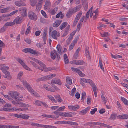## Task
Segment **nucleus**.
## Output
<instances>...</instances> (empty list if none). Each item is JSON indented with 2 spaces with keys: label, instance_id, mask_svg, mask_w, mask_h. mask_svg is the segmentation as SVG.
I'll return each mask as SVG.
<instances>
[{
  "label": "nucleus",
  "instance_id": "obj_1",
  "mask_svg": "<svg viewBox=\"0 0 128 128\" xmlns=\"http://www.w3.org/2000/svg\"><path fill=\"white\" fill-rule=\"evenodd\" d=\"M23 83V84L25 87H26L28 90L31 93H33L34 92V90L32 88L30 85L26 80H21Z\"/></svg>",
  "mask_w": 128,
  "mask_h": 128
},
{
  "label": "nucleus",
  "instance_id": "obj_2",
  "mask_svg": "<svg viewBox=\"0 0 128 128\" xmlns=\"http://www.w3.org/2000/svg\"><path fill=\"white\" fill-rule=\"evenodd\" d=\"M28 16L30 19L34 20H36L37 17L36 14L32 11H30L28 14Z\"/></svg>",
  "mask_w": 128,
  "mask_h": 128
},
{
  "label": "nucleus",
  "instance_id": "obj_3",
  "mask_svg": "<svg viewBox=\"0 0 128 128\" xmlns=\"http://www.w3.org/2000/svg\"><path fill=\"white\" fill-rule=\"evenodd\" d=\"M22 51L25 52H30L32 54H38V52L35 50L30 48H27L24 49Z\"/></svg>",
  "mask_w": 128,
  "mask_h": 128
},
{
  "label": "nucleus",
  "instance_id": "obj_4",
  "mask_svg": "<svg viewBox=\"0 0 128 128\" xmlns=\"http://www.w3.org/2000/svg\"><path fill=\"white\" fill-rule=\"evenodd\" d=\"M38 69L42 71L46 72L50 71L54 69V68H53L51 67H49L46 68V65L44 64L41 67H38Z\"/></svg>",
  "mask_w": 128,
  "mask_h": 128
},
{
  "label": "nucleus",
  "instance_id": "obj_5",
  "mask_svg": "<svg viewBox=\"0 0 128 128\" xmlns=\"http://www.w3.org/2000/svg\"><path fill=\"white\" fill-rule=\"evenodd\" d=\"M70 62L72 64L81 65L84 64L85 62L82 60H74Z\"/></svg>",
  "mask_w": 128,
  "mask_h": 128
},
{
  "label": "nucleus",
  "instance_id": "obj_6",
  "mask_svg": "<svg viewBox=\"0 0 128 128\" xmlns=\"http://www.w3.org/2000/svg\"><path fill=\"white\" fill-rule=\"evenodd\" d=\"M17 60L18 61L22 66L25 69L29 71L31 70V69L26 65L25 64L20 58H18Z\"/></svg>",
  "mask_w": 128,
  "mask_h": 128
},
{
  "label": "nucleus",
  "instance_id": "obj_7",
  "mask_svg": "<svg viewBox=\"0 0 128 128\" xmlns=\"http://www.w3.org/2000/svg\"><path fill=\"white\" fill-rule=\"evenodd\" d=\"M20 13L22 16L25 17L26 16L27 9L26 8H19Z\"/></svg>",
  "mask_w": 128,
  "mask_h": 128
},
{
  "label": "nucleus",
  "instance_id": "obj_8",
  "mask_svg": "<svg viewBox=\"0 0 128 128\" xmlns=\"http://www.w3.org/2000/svg\"><path fill=\"white\" fill-rule=\"evenodd\" d=\"M71 69L72 71L77 72L78 74L81 77H84L85 76L84 74L82 73V72L80 70L77 68L72 67Z\"/></svg>",
  "mask_w": 128,
  "mask_h": 128
},
{
  "label": "nucleus",
  "instance_id": "obj_9",
  "mask_svg": "<svg viewBox=\"0 0 128 128\" xmlns=\"http://www.w3.org/2000/svg\"><path fill=\"white\" fill-rule=\"evenodd\" d=\"M8 94L14 98H15V96H18L19 94L16 91H12L9 92Z\"/></svg>",
  "mask_w": 128,
  "mask_h": 128
},
{
  "label": "nucleus",
  "instance_id": "obj_10",
  "mask_svg": "<svg viewBox=\"0 0 128 128\" xmlns=\"http://www.w3.org/2000/svg\"><path fill=\"white\" fill-rule=\"evenodd\" d=\"M22 16H18L14 20L13 22L16 23V24H18L21 23L22 21Z\"/></svg>",
  "mask_w": 128,
  "mask_h": 128
},
{
  "label": "nucleus",
  "instance_id": "obj_11",
  "mask_svg": "<svg viewBox=\"0 0 128 128\" xmlns=\"http://www.w3.org/2000/svg\"><path fill=\"white\" fill-rule=\"evenodd\" d=\"M60 36V33H58L56 30L53 31L52 33V36L54 39H57V36L59 37Z\"/></svg>",
  "mask_w": 128,
  "mask_h": 128
},
{
  "label": "nucleus",
  "instance_id": "obj_12",
  "mask_svg": "<svg viewBox=\"0 0 128 128\" xmlns=\"http://www.w3.org/2000/svg\"><path fill=\"white\" fill-rule=\"evenodd\" d=\"M17 106H18L26 107H30L31 106L29 105L26 104L22 102H18Z\"/></svg>",
  "mask_w": 128,
  "mask_h": 128
},
{
  "label": "nucleus",
  "instance_id": "obj_13",
  "mask_svg": "<svg viewBox=\"0 0 128 128\" xmlns=\"http://www.w3.org/2000/svg\"><path fill=\"white\" fill-rule=\"evenodd\" d=\"M5 66V64H3L2 66H3V67L1 68L0 69L4 73L6 74V73L8 72L7 70H8L9 68L8 66Z\"/></svg>",
  "mask_w": 128,
  "mask_h": 128
},
{
  "label": "nucleus",
  "instance_id": "obj_14",
  "mask_svg": "<svg viewBox=\"0 0 128 128\" xmlns=\"http://www.w3.org/2000/svg\"><path fill=\"white\" fill-rule=\"evenodd\" d=\"M11 9V8L10 6H8L5 8L0 10V12L2 13L8 12L10 11Z\"/></svg>",
  "mask_w": 128,
  "mask_h": 128
},
{
  "label": "nucleus",
  "instance_id": "obj_15",
  "mask_svg": "<svg viewBox=\"0 0 128 128\" xmlns=\"http://www.w3.org/2000/svg\"><path fill=\"white\" fill-rule=\"evenodd\" d=\"M117 117L120 119H125L128 118V115L127 114L120 115L117 116Z\"/></svg>",
  "mask_w": 128,
  "mask_h": 128
},
{
  "label": "nucleus",
  "instance_id": "obj_16",
  "mask_svg": "<svg viewBox=\"0 0 128 128\" xmlns=\"http://www.w3.org/2000/svg\"><path fill=\"white\" fill-rule=\"evenodd\" d=\"M80 81L81 80L84 82L87 83H89L90 84V83H92L93 82L92 80L90 79H86L84 78H80Z\"/></svg>",
  "mask_w": 128,
  "mask_h": 128
},
{
  "label": "nucleus",
  "instance_id": "obj_17",
  "mask_svg": "<svg viewBox=\"0 0 128 128\" xmlns=\"http://www.w3.org/2000/svg\"><path fill=\"white\" fill-rule=\"evenodd\" d=\"M68 108L70 109H72L73 110L76 111L80 108V106L78 105H77L76 106H68Z\"/></svg>",
  "mask_w": 128,
  "mask_h": 128
},
{
  "label": "nucleus",
  "instance_id": "obj_18",
  "mask_svg": "<svg viewBox=\"0 0 128 128\" xmlns=\"http://www.w3.org/2000/svg\"><path fill=\"white\" fill-rule=\"evenodd\" d=\"M62 22L61 20H56L55 22L53 24V26L54 27H57L60 25Z\"/></svg>",
  "mask_w": 128,
  "mask_h": 128
},
{
  "label": "nucleus",
  "instance_id": "obj_19",
  "mask_svg": "<svg viewBox=\"0 0 128 128\" xmlns=\"http://www.w3.org/2000/svg\"><path fill=\"white\" fill-rule=\"evenodd\" d=\"M50 5V1L49 0H47L46 2V3L44 6V8L45 9H47Z\"/></svg>",
  "mask_w": 128,
  "mask_h": 128
},
{
  "label": "nucleus",
  "instance_id": "obj_20",
  "mask_svg": "<svg viewBox=\"0 0 128 128\" xmlns=\"http://www.w3.org/2000/svg\"><path fill=\"white\" fill-rule=\"evenodd\" d=\"M80 50V47H79L76 50L75 53L74 54V58L75 59L77 58L78 56V54Z\"/></svg>",
  "mask_w": 128,
  "mask_h": 128
},
{
  "label": "nucleus",
  "instance_id": "obj_21",
  "mask_svg": "<svg viewBox=\"0 0 128 128\" xmlns=\"http://www.w3.org/2000/svg\"><path fill=\"white\" fill-rule=\"evenodd\" d=\"M90 85L92 88V89L94 92H96L98 90L97 87L93 82H92V83H90Z\"/></svg>",
  "mask_w": 128,
  "mask_h": 128
},
{
  "label": "nucleus",
  "instance_id": "obj_22",
  "mask_svg": "<svg viewBox=\"0 0 128 128\" xmlns=\"http://www.w3.org/2000/svg\"><path fill=\"white\" fill-rule=\"evenodd\" d=\"M64 59L66 64H68L69 62V60L68 56L66 54H65L64 56Z\"/></svg>",
  "mask_w": 128,
  "mask_h": 128
},
{
  "label": "nucleus",
  "instance_id": "obj_23",
  "mask_svg": "<svg viewBox=\"0 0 128 128\" xmlns=\"http://www.w3.org/2000/svg\"><path fill=\"white\" fill-rule=\"evenodd\" d=\"M90 109V108L87 107L83 110L80 111V112L79 114H86Z\"/></svg>",
  "mask_w": 128,
  "mask_h": 128
},
{
  "label": "nucleus",
  "instance_id": "obj_24",
  "mask_svg": "<svg viewBox=\"0 0 128 128\" xmlns=\"http://www.w3.org/2000/svg\"><path fill=\"white\" fill-rule=\"evenodd\" d=\"M82 11H80L79 12H78L75 19L76 20L78 21L80 16L82 15Z\"/></svg>",
  "mask_w": 128,
  "mask_h": 128
},
{
  "label": "nucleus",
  "instance_id": "obj_25",
  "mask_svg": "<svg viewBox=\"0 0 128 128\" xmlns=\"http://www.w3.org/2000/svg\"><path fill=\"white\" fill-rule=\"evenodd\" d=\"M15 24V22H6L4 24L6 27L8 26H10L14 25Z\"/></svg>",
  "mask_w": 128,
  "mask_h": 128
},
{
  "label": "nucleus",
  "instance_id": "obj_26",
  "mask_svg": "<svg viewBox=\"0 0 128 128\" xmlns=\"http://www.w3.org/2000/svg\"><path fill=\"white\" fill-rule=\"evenodd\" d=\"M56 48L58 52L60 54H62V53L61 51L62 48L60 44H58L56 47Z\"/></svg>",
  "mask_w": 128,
  "mask_h": 128
},
{
  "label": "nucleus",
  "instance_id": "obj_27",
  "mask_svg": "<svg viewBox=\"0 0 128 128\" xmlns=\"http://www.w3.org/2000/svg\"><path fill=\"white\" fill-rule=\"evenodd\" d=\"M33 103L37 106H41L42 104V102L39 100H36L34 101Z\"/></svg>",
  "mask_w": 128,
  "mask_h": 128
},
{
  "label": "nucleus",
  "instance_id": "obj_28",
  "mask_svg": "<svg viewBox=\"0 0 128 128\" xmlns=\"http://www.w3.org/2000/svg\"><path fill=\"white\" fill-rule=\"evenodd\" d=\"M76 31L74 30L70 34L69 38H68V40H71L73 38V36L76 33Z\"/></svg>",
  "mask_w": 128,
  "mask_h": 128
},
{
  "label": "nucleus",
  "instance_id": "obj_29",
  "mask_svg": "<svg viewBox=\"0 0 128 128\" xmlns=\"http://www.w3.org/2000/svg\"><path fill=\"white\" fill-rule=\"evenodd\" d=\"M32 60L35 62H36L40 66V67H41L43 63L41 61L38 60L36 59L35 58H33Z\"/></svg>",
  "mask_w": 128,
  "mask_h": 128
},
{
  "label": "nucleus",
  "instance_id": "obj_30",
  "mask_svg": "<svg viewBox=\"0 0 128 128\" xmlns=\"http://www.w3.org/2000/svg\"><path fill=\"white\" fill-rule=\"evenodd\" d=\"M68 23L66 22H64L61 24L60 26V28L62 30L67 25Z\"/></svg>",
  "mask_w": 128,
  "mask_h": 128
},
{
  "label": "nucleus",
  "instance_id": "obj_31",
  "mask_svg": "<svg viewBox=\"0 0 128 128\" xmlns=\"http://www.w3.org/2000/svg\"><path fill=\"white\" fill-rule=\"evenodd\" d=\"M54 97L55 99H56L58 102H61L62 101V100L61 99V98L60 95L58 94L54 96Z\"/></svg>",
  "mask_w": 128,
  "mask_h": 128
},
{
  "label": "nucleus",
  "instance_id": "obj_32",
  "mask_svg": "<svg viewBox=\"0 0 128 128\" xmlns=\"http://www.w3.org/2000/svg\"><path fill=\"white\" fill-rule=\"evenodd\" d=\"M82 7V5L80 4L74 8L73 9H74V12H78L80 9Z\"/></svg>",
  "mask_w": 128,
  "mask_h": 128
},
{
  "label": "nucleus",
  "instance_id": "obj_33",
  "mask_svg": "<svg viewBox=\"0 0 128 128\" xmlns=\"http://www.w3.org/2000/svg\"><path fill=\"white\" fill-rule=\"evenodd\" d=\"M60 17L61 18H62L64 17L63 14H62V12H60L56 16V18H58Z\"/></svg>",
  "mask_w": 128,
  "mask_h": 128
},
{
  "label": "nucleus",
  "instance_id": "obj_34",
  "mask_svg": "<svg viewBox=\"0 0 128 128\" xmlns=\"http://www.w3.org/2000/svg\"><path fill=\"white\" fill-rule=\"evenodd\" d=\"M48 97L53 103H57V101L55 100L54 97L51 96H48Z\"/></svg>",
  "mask_w": 128,
  "mask_h": 128
},
{
  "label": "nucleus",
  "instance_id": "obj_35",
  "mask_svg": "<svg viewBox=\"0 0 128 128\" xmlns=\"http://www.w3.org/2000/svg\"><path fill=\"white\" fill-rule=\"evenodd\" d=\"M66 81L67 84L70 85L72 84V80L70 77H66Z\"/></svg>",
  "mask_w": 128,
  "mask_h": 128
},
{
  "label": "nucleus",
  "instance_id": "obj_36",
  "mask_svg": "<svg viewBox=\"0 0 128 128\" xmlns=\"http://www.w3.org/2000/svg\"><path fill=\"white\" fill-rule=\"evenodd\" d=\"M58 8V7H56L54 9L52 10L50 12L51 14L52 15H54L55 13L57 11Z\"/></svg>",
  "mask_w": 128,
  "mask_h": 128
},
{
  "label": "nucleus",
  "instance_id": "obj_37",
  "mask_svg": "<svg viewBox=\"0 0 128 128\" xmlns=\"http://www.w3.org/2000/svg\"><path fill=\"white\" fill-rule=\"evenodd\" d=\"M121 98L124 103L125 104L128 106V101L123 97L121 96Z\"/></svg>",
  "mask_w": 128,
  "mask_h": 128
},
{
  "label": "nucleus",
  "instance_id": "obj_38",
  "mask_svg": "<svg viewBox=\"0 0 128 128\" xmlns=\"http://www.w3.org/2000/svg\"><path fill=\"white\" fill-rule=\"evenodd\" d=\"M68 121H57L55 123V124H68Z\"/></svg>",
  "mask_w": 128,
  "mask_h": 128
},
{
  "label": "nucleus",
  "instance_id": "obj_39",
  "mask_svg": "<svg viewBox=\"0 0 128 128\" xmlns=\"http://www.w3.org/2000/svg\"><path fill=\"white\" fill-rule=\"evenodd\" d=\"M99 60L100 67V68H101L102 70V71L104 72V69L102 64V60L101 58H99Z\"/></svg>",
  "mask_w": 128,
  "mask_h": 128
},
{
  "label": "nucleus",
  "instance_id": "obj_40",
  "mask_svg": "<svg viewBox=\"0 0 128 128\" xmlns=\"http://www.w3.org/2000/svg\"><path fill=\"white\" fill-rule=\"evenodd\" d=\"M30 4L32 6H34L37 2V0H30Z\"/></svg>",
  "mask_w": 128,
  "mask_h": 128
},
{
  "label": "nucleus",
  "instance_id": "obj_41",
  "mask_svg": "<svg viewBox=\"0 0 128 128\" xmlns=\"http://www.w3.org/2000/svg\"><path fill=\"white\" fill-rule=\"evenodd\" d=\"M117 115L114 113L112 114L110 117V119L111 120H114L116 118Z\"/></svg>",
  "mask_w": 128,
  "mask_h": 128
},
{
  "label": "nucleus",
  "instance_id": "obj_42",
  "mask_svg": "<svg viewBox=\"0 0 128 128\" xmlns=\"http://www.w3.org/2000/svg\"><path fill=\"white\" fill-rule=\"evenodd\" d=\"M8 28V27L4 25V26L2 27L0 30V32H3L6 31V29Z\"/></svg>",
  "mask_w": 128,
  "mask_h": 128
},
{
  "label": "nucleus",
  "instance_id": "obj_43",
  "mask_svg": "<svg viewBox=\"0 0 128 128\" xmlns=\"http://www.w3.org/2000/svg\"><path fill=\"white\" fill-rule=\"evenodd\" d=\"M111 55L112 58L115 59H117L118 58H121L122 57L121 56L118 55L116 54L114 55L112 54Z\"/></svg>",
  "mask_w": 128,
  "mask_h": 128
},
{
  "label": "nucleus",
  "instance_id": "obj_44",
  "mask_svg": "<svg viewBox=\"0 0 128 128\" xmlns=\"http://www.w3.org/2000/svg\"><path fill=\"white\" fill-rule=\"evenodd\" d=\"M101 98L104 102V104H105L107 102V98H106L104 96L103 94H102L101 96Z\"/></svg>",
  "mask_w": 128,
  "mask_h": 128
},
{
  "label": "nucleus",
  "instance_id": "obj_45",
  "mask_svg": "<svg viewBox=\"0 0 128 128\" xmlns=\"http://www.w3.org/2000/svg\"><path fill=\"white\" fill-rule=\"evenodd\" d=\"M15 4L17 6H25V4H21L20 3L19 1H16L15 2Z\"/></svg>",
  "mask_w": 128,
  "mask_h": 128
},
{
  "label": "nucleus",
  "instance_id": "obj_46",
  "mask_svg": "<svg viewBox=\"0 0 128 128\" xmlns=\"http://www.w3.org/2000/svg\"><path fill=\"white\" fill-rule=\"evenodd\" d=\"M86 93L84 92H82L81 100L82 102L84 101V99L86 98Z\"/></svg>",
  "mask_w": 128,
  "mask_h": 128
},
{
  "label": "nucleus",
  "instance_id": "obj_47",
  "mask_svg": "<svg viewBox=\"0 0 128 128\" xmlns=\"http://www.w3.org/2000/svg\"><path fill=\"white\" fill-rule=\"evenodd\" d=\"M68 124L76 126H78V124L77 122L71 121H68Z\"/></svg>",
  "mask_w": 128,
  "mask_h": 128
},
{
  "label": "nucleus",
  "instance_id": "obj_48",
  "mask_svg": "<svg viewBox=\"0 0 128 128\" xmlns=\"http://www.w3.org/2000/svg\"><path fill=\"white\" fill-rule=\"evenodd\" d=\"M55 54L53 52H50V56L51 58L53 60H54L56 58V56Z\"/></svg>",
  "mask_w": 128,
  "mask_h": 128
},
{
  "label": "nucleus",
  "instance_id": "obj_49",
  "mask_svg": "<svg viewBox=\"0 0 128 128\" xmlns=\"http://www.w3.org/2000/svg\"><path fill=\"white\" fill-rule=\"evenodd\" d=\"M40 78L41 81L46 80L49 79L48 76Z\"/></svg>",
  "mask_w": 128,
  "mask_h": 128
},
{
  "label": "nucleus",
  "instance_id": "obj_50",
  "mask_svg": "<svg viewBox=\"0 0 128 128\" xmlns=\"http://www.w3.org/2000/svg\"><path fill=\"white\" fill-rule=\"evenodd\" d=\"M12 109L11 108H3L1 109H0V111H7L11 110Z\"/></svg>",
  "mask_w": 128,
  "mask_h": 128
},
{
  "label": "nucleus",
  "instance_id": "obj_51",
  "mask_svg": "<svg viewBox=\"0 0 128 128\" xmlns=\"http://www.w3.org/2000/svg\"><path fill=\"white\" fill-rule=\"evenodd\" d=\"M29 116L27 115L26 114H22L21 118H22L24 119H28Z\"/></svg>",
  "mask_w": 128,
  "mask_h": 128
},
{
  "label": "nucleus",
  "instance_id": "obj_52",
  "mask_svg": "<svg viewBox=\"0 0 128 128\" xmlns=\"http://www.w3.org/2000/svg\"><path fill=\"white\" fill-rule=\"evenodd\" d=\"M101 36L102 37H104L106 36H109V34L108 32H104L103 34H100Z\"/></svg>",
  "mask_w": 128,
  "mask_h": 128
},
{
  "label": "nucleus",
  "instance_id": "obj_53",
  "mask_svg": "<svg viewBox=\"0 0 128 128\" xmlns=\"http://www.w3.org/2000/svg\"><path fill=\"white\" fill-rule=\"evenodd\" d=\"M31 125L32 126H37L41 127V124L35 123H32L31 124Z\"/></svg>",
  "mask_w": 128,
  "mask_h": 128
},
{
  "label": "nucleus",
  "instance_id": "obj_54",
  "mask_svg": "<svg viewBox=\"0 0 128 128\" xmlns=\"http://www.w3.org/2000/svg\"><path fill=\"white\" fill-rule=\"evenodd\" d=\"M36 46L38 48H40L41 49H43L44 47L42 44L40 43H38L36 44Z\"/></svg>",
  "mask_w": 128,
  "mask_h": 128
},
{
  "label": "nucleus",
  "instance_id": "obj_55",
  "mask_svg": "<svg viewBox=\"0 0 128 128\" xmlns=\"http://www.w3.org/2000/svg\"><path fill=\"white\" fill-rule=\"evenodd\" d=\"M64 116L67 117H71L72 116V115L66 112H64Z\"/></svg>",
  "mask_w": 128,
  "mask_h": 128
},
{
  "label": "nucleus",
  "instance_id": "obj_56",
  "mask_svg": "<svg viewBox=\"0 0 128 128\" xmlns=\"http://www.w3.org/2000/svg\"><path fill=\"white\" fill-rule=\"evenodd\" d=\"M66 107L64 106L60 107L59 108L57 109V111H63L65 109Z\"/></svg>",
  "mask_w": 128,
  "mask_h": 128
},
{
  "label": "nucleus",
  "instance_id": "obj_57",
  "mask_svg": "<svg viewBox=\"0 0 128 128\" xmlns=\"http://www.w3.org/2000/svg\"><path fill=\"white\" fill-rule=\"evenodd\" d=\"M57 79L56 78H54L51 81V84H52V85H53L54 84H56V82L57 81Z\"/></svg>",
  "mask_w": 128,
  "mask_h": 128
},
{
  "label": "nucleus",
  "instance_id": "obj_58",
  "mask_svg": "<svg viewBox=\"0 0 128 128\" xmlns=\"http://www.w3.org/2000/svg\"><path fill=\"white\" fill-rule=\"evenodd\" d=\"M42 116L46 117V118H53V116H52V115H46V114H43L42 115Z\"/></svg>",
  "mask_w": 128,
  "mask_h": 128
},
{
  "label": "nucleus",
  "instance_id": "obj_59",
  "mask_svg": "<svg viewBox=\"0 0 128 128\" xmlns=\"http://www.w3.org/2000/svg\"><path fill=\"white\" fill-rule=\"evenodd\" d=\"M82 26V24H80L79 23H78L77 27V28L76 30L78 32H79L80 30V28Z\"/></svg>",
  "mask_w": 128,
  "mask_h": 128
},
{
  "label": "nucleus",
  "instance_id": "obj_60",
  "mask_svg": "<svg viewBox=\"0 0 128 128\" xmlns=\"http://www.w3.org/2000/svg\"><path fill=\"white\" fill-rule=\"evenodd\" d=\"M41 12L43 16L45 18H47V15L45 13V12L43 10H41Z\"/></svg>",
  "mask_w": 128,
  "mask_h": 128
},
{
  "label": "nucleus",
  "instance_id": "obj_61",
  "mask_svg": "<svg viewBox=\"0 0 128 128\" xmlns=\"http://www.w3.org/2000/svg\"><path fill=\"white\" fill-rule=\"evenodd\" d=\"M6 74H5V75H6V76L7 77V78L8 79H10L11 78V76H10V75L9 73V72H7V73H6Z\"/></svg>",
  "mask_w": 128,
  "mask_h": 128
},
{
  "label": "nucleus",
  "instance_id": "obj_62",
  "mask_svg": "<svg viewBox=\"0 0 128 128\" xmlns=\"http://www.w3.org/2000/svg\"><path fill=\"white\" fill-rule=\"evenodd\" d=\"M97 110V108H94L92 110L90 111V114H94L96 112Z\"/></svg>",
  "mask_w": 128,
  "mask_h": 128
},
{
  "label": "nucleus",
  "instance_id": "obj_63",
  "mask_svg": "<svg viewBox=\"0 0 128 128\" xmlns=\"http://www.w3.org/2000/svg\"><path fill=\"white\" fill-rule=\"evenodd\" d=\"M56 76V74H52L48 76L49 79H51L52 78L55 76Z\"/></svg>",
  "mask_w": 128,
  "mask_h": 128
},
{
  "label": "nucleus",
  "instance_id": "obj_64",
  "mask_svg": "<svg viewBox=\"0 0 128 128\" xmlns=\"http://www.w3.org/2000/svg\"><path fill=\"white\" fill-rule=\"evenodd\" d=\"M5 46V45L4 44L3 42L0 40V47L2 48V47L4 48Z\"/></svg>",
  "mask_w": 128,
  "mask_h": 128
}]
</instances>
